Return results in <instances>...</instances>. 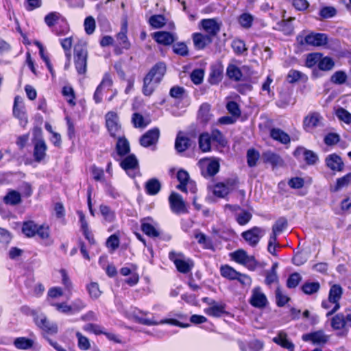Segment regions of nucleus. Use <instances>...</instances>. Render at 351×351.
Returning <instances> with one entry per match:
<instances>
[{"label":"nucleus","mask_w":351,"mask_h":351,"mask_svg":"<svg viewBox=\"0 0 351 351\" xmlns=\"http://www.w3.org/2000/svg\"><path fill=\"white\" fill-rule=\"evenodd\" d=\"M165 72L166 65L164 62H159L152 66L143 79L142 91L145 96H150L154 93Z\"/></svg>","instance_id":"obj_1"},{"label":"nucleus","mask_w":351,"mask_h":351,"mask_svg":"<svg viewBox=\"0 0 351 351\" xmlns=\"http://www.w3.org/2000/svg\"><path fill=\"white\" fill-rule=\"evenodd\" d=\"M74 64L78 74L83 75L87 71L88 50L86 42L79 41L74 46Z\"/></svg>","instance_id":"obj_2"},{"label":"nucleus","mask_w":351,"mask_h":351,"mask_svg":"<svg viewBox=\"0 0 351 351\" xmlns=\"http://www.w3.org/2000/svg\"><path fill=\"white\" fill-rule=\"evenodd\" d=\"M22 232L27 237H33L37 234L42 239H45L49 237V228L48 226H39L31 220L23 223Z\"/></svg>","instance_id":"obj_3"},{"label":"nucleus","mask_w":351,"mask_h":351,"mask_svg":"<svg viewBox=\"0 0 351 351\" xmlns=\"http://www.w3.org/2000/svg\"><path fill=\"white\" fill-rule=\"evenodd\" d=\"M32 315L36 325L44 332L43 335H52L58 333V325L54 322H51L44 314L33 313Z\"/></svg>","instance_id":"obj_4"},{"label":"nucleus","mask_w":351,"mask_h":351,"mask_svg":"<svg viewBox=\"0 0 351 351\" xmlns=\"http://www.w3.org/2000/svg\"><path fill=\"white\" fill-rule=\"evenodd\" d=\"M297 40L300 45H311L315 47H322L326 45L328 43V36L324 33H311L302 38L301 36L297 37Z\"/></svg>","instance_id":"obj_5"},{"label":"nucleus","mask_w":351,"mask_h":351,"mask_svg":"<svg viewBox=\"0 0 351 351\" xmlns=\"http://www.w3.org/2000/svg\"><path fill=\"white\" fill-rule=\"evenodd\" d=\"M106 125L110 135L113 138L121 136V126L119 122L118 114L113 111L108 112L106 116Z\"/></svg>","instance_id":"obj_6"},{"label":"nucleus","mask_w":351,"mask_h":351,"mask_svg":"<svg viewBox=\"0 0 351 351\" xmlns=\"http://www.w3.org/2000/svg\"><path fill=\"white\" fill-rule=\"evenodd\" d=\"M343 294L342 287L337 284H335L330 287L328 300L332 302L333 306L326 313V317H330L340 308L339 300Z\"/></svg>","instance_id":"obj_7"},{"label":"nucleus","mask_w":351,"mask_h":351,"mask_svg":"<svg viewBox=\"0 0 351 351\" xmlns=\"http://www.w3.org/2000/svg\"><path fill=\"white\" fill-rule=\"evenodd\" d=\"M160 134V130L158 128L149 130L140 138V145L144 147H149L152 145L156 146L158 142Z\"/></svg>","instance_id":"obj_8"},{"label":"nucleus","mask_w":351,"mask_h":351,"mask_svg":"<svg viewBox=\"0 0 351 351\" xmlns=\"http://www.w3.org/2000/svg\"><path fill=\"white\" fill-rule=\"evenodd\" d=\"M264 234L265 231L262 228L255 226L245 232H243V239H244L250 245L254 247L258 243Z\"/></svg>","instance_id":"obj_9"},{"label":"nucleus","mask_w":351,"mask_h":351,"mask_svg":"<svg viewBox=\"0 0 351 351\" xmlns=\"http://www.w3.org/2000/svg\"><path fill=\"white\" fill-rule=\"evenodd\" d=\"M302 339L305 342H311L315 345H324L327 343L329 337L324 332V331L317 330L304 334L302 336Z\"/></svg>","instance_id":"obj_10"},{"label":"nucleus","mask_w":351,"mask_h":351,"mask_svg":"<svg viewBox=\"0 0 351 351\" xmlns=\"http://www.w3.org/2000/svg\"><path fill=\"white\" fill-rule=\"evenodd\" d=\"M293 155L296 158L303 156L304 161L308 165H315L319 159L316 153L303 147H297L293 152Z\"/></svg>","instance_id":"obj_11"},{"label":"nucleus","mask_w":351,"mask_h":351,"mask_svg":"<svg viewBox=\"0 0 351 351\" xmlns=\"http://www.w3.org/2000/svg\"><path fill=\"white\" fill-rule=\"evenodd\" d=\"M169 201L171 209L174 213L179 214L186 211L185 203L179 193L173 192L169 197Z\"/></svg>","instance_id":"obj_12"},{"label":"nucleus","mask_w":351,"mask_h":351,"mask_svg":"<svg viewBox=\"0 0 351 351\" xmlns=\"http://www.w3.org/2000/svg\"><path fill=\"white\" fill-rule=\"evenodd\" d=\"M325 163L328 168L334 171H342L344 169V162L342 158L337 154H331L326 156Z\"/></svg>","instance_id":"obj_13"},{"label":"nucleus","mask_w":351,"mask_h":351,"mask_svg":"<svg viewBox=\"0 0 351 351\" xmlns=\"http://www.w3.org/2000/svg\"><path fill=\"white\" fill-rule=\"evenodd\" d=\"M192 145V141L182 131H179L175 140V149L178 153L187 150Z\"/></svg>","instance_id":"obj_14"},{"label":"nucleus","mask_w":351,"mask_h":351,"mask_svg":"<svg viewBox=\"0 0 351 351\" xmlns=\"http://www.w3.org/2000/svg\"><path fill=\"white\" fill-rule=\"evenodd\" d=\"M250 302L252 306L258 308H265L268 303L265 295L261 292L259 287L254 289Z\"/></svg>","instance_id":"obj_15"},{"label":"nucleus","mask_w":351,"mask_h":351,"mask_svg":"<svg viewBox=\"0 0 351 351\" xmlns=\"http://www.w3.org/2000/svg\"><path fill=\"white\" fill-rule=\"evenodd\" d=\"M202 28L207 33L206 35L210 36L213 38L220 31V25L215 19H202L201 21Z\"/></svg>","instance_id":"obj_16"},{"label":"nucleus","mask_w":351,"mask_h":351,"mask_svg":"<svg viewBox=\"0 0 351 351\" xmlns=\"http://www.w3.org/2000/svg\"><path fill=\"white\" fill-rule=\"evenodd\" d=\"M34 158L37 162H41L46 156L47 146L43 138L37 139L34 143Z\"/></svg>","instance_id":"obj_17"},{"label":"nucleus","mask_w":351,"mask_h":351,"mask_svg":"<svg viewBox=\"0 0 351 351\" xmlns=\"http://www.w3.org/2000/svg\"><path fill=\"white\" fill-rule=\"evenodd\" d=\"M153 38L158 43L167 46L173 43L177 39V37L171 32L162 31L154 33Z\"/></svg>","instance_id":"obj_18"},{"label":"nucleus","mask_w":351,"mask_h":351,"mask_svg":"<svg viewBox=\"0 0 351 351\" xmlns=\"http://www.w3.org/2000/svg\"><path fill=\"white\" fill-rule=\"evenodd\" d=\"M192 38L194 47L197 50L204 49L213 41V38L210 37V36L202 33L193 34Z\"/></svg>","instance_id":"obj_19"},{"label":"nucleus","mask_w":351,"mask_h":351,"mask_svg":"<svg viewBox=\"0 0 351 351\" xmlns=\"http://www.w3.org/2000/svg\"><path fill=\"white\" fill-rule=\"evenodd\" d=\"M152 221L153 219L151 217L143 218L141 220V230L147 236L156 238L159 237L160 232L150 223Z\"/></svg>","instance_id":"obj_20"},{"label":"nucleus","mask_w":351,"mask_h":351,"mask_svg":"<svg viewBox=\"0 0 351 351\" xmlns=\"http://www.w3.org/2000/svg\"><path fill=\"white\" fill-rule=\"evenodd\" d=\"M120 166L130 177L134 178V175H131L129 171L137 169L138 167V162L134 154H130L121 162Z\"/></svg>","instance_id":"obj_21"},{"label":"nucleus","mask_w":351,"mask_h":351,"mask_svg":"<svg viewBox=\"0 0 351 351\" xmlns=\"http://www.w3.org/2000/svg\"><path fill=\"white\" fill-rule=\"evenodd\" d=\"M169 258L173 262L178 271L180 273L187 274L192 269L193 265H190L189 263L182 259L177 258L176 254L173 252L169 253Z\"/></svg>","instance_id":"obj_22"},{"label":"nucleus","mask_w":351,"mask_h":351,"mask_svg":"<svg viewBox=\"0 0 351 351\" xmlns=\"http://www.w3.org/2000/svg\"><path fill=\"white\" fill-rule=\"evenodd\" d=\"M220 274L221 276L225 278L230 280H237L239 282H241V274L228 265L221 266Z\"/></svg>","instance_id":"obj_23"},{"label":"nucleus","mask_w":351,"mask_h":351,"mask_svg":"<svg viewBox=\"0 0 351 351\" xmlns=\"http://www.w3.org/2000/svg\"><path fill=\"white\" fill-rule=\"evenodd\" d=\"M3 202L6 205L12 206H17L22 202L21 195L19 191L10 189L3 197Z\"/></svg>","instance_id":"obj_24"},{"label":"nucleus","mask_w":351,"mask_h":351,"mask_svg":"<svg viewBox=\"0 0 351 351\" xmlns=\"http://www.w3.org/2000/svg\"><path fill=\"white\" fill-rule=\"evenodd\" d=\"M269 135L272 139L284 145H287L291 141L289 135L280 128H271Z\"/></svg>","instance_id":"obj_25"},{"label":"nucleus","mask_w":351,"mask_h":351,"mask_svg":"<svg viewBox=\"0 0 351 351\" xmlns=\"http://www.w3.org/2000/svg\"><path fill=\"white\" fill-rule=\"evenodd\" d=\"M212 114L210 113V105L208 103L202 104L197 112V120L199 123L205 125L211 119Z\"/></svg>","instance_id":"obj_26"},{"label":"nucleus","mask_w":351,"mask_h":351,"mask_svg":"<svg viewBox=\"0 0 351 351\" xmlns=\"http://www.w3.org/2000/svg\"><path fill=\"white\" fill-rule=\"evenodd\" d=\"M117 138L116 151L117 154L122 157L129 154L130 152L129 141L123 135L119 136Z\"/></svg>","instance_id":"obj_27"},{"label":"nucleus","mask_w":351,"mask_h":351,"mask_svg":"<svg viewBox=\"0 0 351 351\" xmlns=\"http://www.w3.org/2000/svg\"><path fill=\"white\" fill-rule=\"evenodd\" d=\"M350 184H351V173L337 178L335 184L330 186V191L333 193L338 192L344 188H347Z\"/></svg>","instance_id":"obj_28"},{"label":"nucleus","mask_w":351,"mask_h":351,"mask_svg":"<svg viewBox=\"0 0 351 351\" xmlns=\"http://www.w3.org/2000/svg\"><path fill=\"white\" fill-rule=\"evenodd\" d=\"M128 25L127 22L121 25V30L117 35V40L119 45L125 49H128L130 47V43L127 36Z\"/></svg>","instance_id":"obj_29"},{"label":"nucleus","mask_w":351,"mask_h":351,"mask_svg":"<svg viewBox=\"0 0 351 351\" xmlns=\"http://www.w3.org/2000/svg\"><path fill=\"white\" fill-rule=\"evenodd\" d=\"M17 99L18 97H16L13 106V114L19 120L21 126L25 128L28 123L27 116L23 107H18Z\"/></svg>","instance_id":"obj_30"},{"label":"nucleus","mask_w":351,"mask_h":351,"mask_svg":"<svg viewBox=\"0 0 351 351\" xmlns=\"http://www.w3.org/2000/svg\"><path fill=\"white\" fill-rule=\"evenodd\" d=\"M210 133L206 132L199 134L198 138L199 148L202 152H208L211 150V143Z\"/></svg>","instance_id":"obj_31"},{"label":"nucleus","mask_w":351,"mask_h":351,"mask_svg":"<svg viewBox=\"0 0 351 351\" xmlns=\"http://www.w3.org/2000/svg\"><path fill=\"white\" fill-rule=\"evenodd\" d=\"M287 80L290 84L298 82L305 83L308 80V76L300 71L291 69L287 75Z\"/></svg>","instance_id":"obj_32"},{"label":"nucleus","mask_w":351,"mask_h":351,"mask_svg":"<svg viewBox=\"0 0 351 351\" xmlns=\"http://www.w3.org/2000/svg\"><path fill=\"white\" fill-rule=\"evenodd\" d=\"M204 312L206 315L209 316L220 317L223 315L226 314V304H219L217 302H215V304H214L213 306L205 308Z\"/></svg>","instance_id":"obj_33"},{"label":"nucleus","mask_w":351,"mask_h":351,"mask_svg":"<svg viewBox=\"0 0 351 351\" xmlns=\"http://www.w3.org/2000/svg\"><path fill=\"white\" fill-rule=\"evenodd\" d=\"M145 189L147 194L156 195L161 189V184L157 178H151L145 182Z\"/></svg>","instance_id":"obj_34"},{"label":"nucleus","mask_w":351,"mask_h":351,"mask_svg":"<svg viewBox=\"0 0 351 351\" xmlns=\"http://www.w3.org/2000/svg\"><path fill=\"white\" fill-rule=\"evenodd\" d=\"M272 341L277 345L283 348L287 349L290 348L293 343L288 339V335L284 330H280L277 335L274 337Z\"/></svg>","instance_id":"obj_35"},{"label":"nucleus","mask_w":351,"mask_h":351,"mask_svg":"<svg viewBox=\"0 0 351 351\" xmlns=\"http://www.w3.org/2000/svg\"><path fill=\"white\" fill-rule=\"evenodd\" d=\"M321 116L317 112H313L306 117L304 120V126L306 129H311L319 125Z\"/></svg>","instance_id":"obj_36"},{"label":"nucleus","mask_w":351,"mask_h":351,"mask_svg":"<svg viewBox=\"0 0 351 351\" xmlns=\"http://www.w3.org/2000/svg\"><path fill=\"white\" fill-rule=\"evenodd\" d=\"M278 266V263H275L272 265L270 270L266 271L265 282L267 285L270 286L273 283L278 282V276L276 271Z\"/></svg>","instance_id":"obj_37"},{"label":"nucleus","mask_w":351,"mask_h":351,"mask_svg":"<svg viewBox=\"0 0 351 351\" xmlns=\"http://www.w3.org/2000/svg\"><path fill=\"white\" fill-rule=\"evenodd\" d=\"M330 326L334 330H341L344 328L346 325L345 314L339 313L332 317Z\"/></svg>","instance_id":"obj_38"},{"label":"nucleus","mask_w":351,"mask_h":351,"mask_svg":"<svg viewBox=\"0 0 351 351\" xmlns=\"http://www.w3.org/2000/svg\"><path fill=\"white\" fill-rule=\"evenodd\" d=\"M223 77V69L221 66H213L212 67L208 82L210 84H219Z\"/></svg>","instance_id":"obj_39"},{"label":"nucleus","mask_w":351,"mask_h":351,"mask_svg":"<svg viewBox=\"0 0 351 351\" xmlns=\"http://www.w3.org/2000/svg\"><path fill=\"white\" fill-rule=\"evenodd\" d=\"M14 346L19 350H28L33 347L34 341L27 337H17L14 341Z\"/></svg>","instance_id":"obj_40"},{"label":"nucleus","mask_w":351,"mask_h":351,"mask_svg":"<svg viewBox=\"0 0 351 351\" xmlns=\"http://www.w3.org/2000/svg\"><path fill=\"white\" fill-rule=\"evenodd\" d=\"M219 163L217 160L210 161L206 166V170L202 171V174L204 177H211L215 176L219 172Z\"/></svg>","instance_id":"obj_41"},{"label":"nucleus","mask_w":351,"mask_h":351,"mask_svg":"<svg viewBox=\"0 0 351 351\" xmlns=\"http://www.w3.org/2000/svg\"><path fill=\"white\" fill-rule=\"evenodd\" d=\"M335 66V62L330 57L322 56L320 58L318 63V68L321 71H328L332 70Z\"/></svg>","instance_id":"obj_42"},{"label":"nucleus","mask_w":351,"mask_h":351,"mask_svg":"<svg viewBox=\"0 0 351 351\" xmlns=\"http://www.w3.org/2000/svg\"><path fill=\"white\" fill-rule=\"evenodd\" d=\"M211 140L213 143H217V145L225 147L227 142L225 136L218 129H213L210 133Z\"/></svg>","instance_id":"obj_43"},{"label":"nucleus","mask_w":351,"mask_h":351,"mask_svg":"<svg viewBox=\"0 0 351 351\" xmlns=\"http://www.w3.org/2000/svg\"><path fill=\"white\" fill-rule=\"evenodd\" d=\"M258 265L254 256H249L247 253L243 250V265L246 267L248 269L254 271Z\"/></svg>","instance_id":"obj_44"},{"label":"nucleus","mask_w":351,"mask_h":351,"mask_svg":"<svg viewBox=\"0 0 351 351\" xmlns=\"http://www.w3.org/2000/svg\"><path fill=\"white\" fill-rule=\"evenodd\" d=\"M99 211L106 221L111 223L115 219V213L108 206L100 205Z\"/></svg>","instance_id":"obj_45"},{"label":"nucleus","mask_w":351,"mask_h":351,"mask_svg":"<svg viewBox=\"0 0 351 351\" xmlns=\"http://www.w3.org/2000/svg\"><path fill=\"white\" fill-rule=\"evenodd\" d=\"M320 289L318 282H306L302 287V291L307 295L317 293Z\"/></svg>","instance_id":"obj_46"},{"label":"nucleus","mask_w":351,"mask_h":351,"mask_svg":"<svg viewBox=\"0 0 351 351\" xmlns=\"http://www.w3.org/2000/svg\"><path fill=\"white\" fill-rule=\"evenodd\" d=\"M70 307L71 308V314L75 315L84 309L86 307V303L80 298H76L71 302Z\"/></svg>","instance_id":"obj_47"},{"label":"nucleus","mask_w":351,"mask_h":351,"mask_svg":"<svg viewBox=\"0 0 351 351\" xmlns=\"http://www.w3.org/2000/svg\"><path fill=\"white\" fill-rule=\"evenodd\" d=\"M86 289L89 296L93 300L97 299L102 293L99 289L98 283L95 282H92L87 285Z\"/></svg>","instance_id":"obj_48"},{"label":"nucleus","mask_w":351,"mask_h":351,"mask_svg":"<svg viewBox=\"0 0 351 351\" xmlns=\"http://www.w3.org/2000/svg\"><path fill=\"white\" fill-rule=\"evenodd\" d=\"M347 78L348 76L346 72L343 71H337L332 75L330 81L333 84L341 85L346 82Z\"/></svg>","instance_id":"obj_49"},{"label":"nucleus","mask_w":351,"mask_h":351,"mask_svg":"<svg viewBox=\"0 0 351 351\" xmlns=\"http://www.w3.org/2000/svg\"><path fill=\"white\" fill-rule=\"evenodd\" d=\"M276 29L282 31L286 35H290L293 33V27L291 23L287 20H282L276 24Z\"/></svg>","instance_id":"obj_50"},{"label":"nucleus","mask_w":351,"mask_h":351,"mask_svg":"<svg viewBox=\"0 0 351 351\" xmlns=\"http://www.w3.org/2000/svg\"><path fill=\"white\" fill-rule=\"evenodd\" d=\"M263 158L265 162H269L273 166H276L281 162L280 157L278 154L271 152L264 153Z\"/></svg>","instance_id":"obj_51"},{"label":"nucleus","mask_w":351,"mask_h":351,"mask_svg":"<svg viewBox=\"0 0 351 351\" xmlns=\"http://www.w3.org/2000/svg\"><path fill=\"white\" fill-rule=\"evenodd\" d=\"M149 23L154 28H161L165 24V18L161 15H153L149 19Z\"/></svg>","instance_id":"obj_52"},{"label":"nucleus","mask_w":351,"mask_h":351,"mask_svg":"<svg viewBox=\"0 0 351 351\" xmlns=\"http://www.w3.org/2000/svg\"><path fill=\"white\" fill-rule=\"evenodd\" d=\"M288 226L287 220L285 217H280L278 219L272 226V230L275 232L280 234L284 231Z\"/></svg>","instance_id":"obj_53"},{"label":"nucleus","mask_w":351,"mask_h":351,"mask_svg":"<svg viewBox=\"0 0 351 351\" xmlns=\"http://www.w3.org/2000/svg\"><path fill=\"white\" fill-rule=\"evenodd\" d=\"M213 193L215 196L222 198L228 194L229 189L224 184L218 183L214 186Z\"/></svg>","instance_id":"obj_54"},{"label":"nucleus","mask_w":351,"mask_h":351,"mask_svg":"<svg viewBox=\"0 0 351 351\" xmlns=\"http://www.w3.org/2000/svg\"><path fill=\"white\" fill-rule=\"evenodd\" d=\"M322 54L320 53H311L307 55L305 64L308 68L313 67L315 64H318Z\"/></svg>","instance_id":"obj_55"},{"label":"nucleus","mask_w":351,"mask_h":351,"mask_svg":"<svg viewBox=\"0 0 351 351\" xmlns=\"http://www.w3.org/2000/svg\"><path fill=\"white\" fill-rule=\"evenodd\" d=\"M260 156L259 152L254 149H249L247 152V162L249 167L256 166Z\"/></svg>","instance_id":"obj_56"},{"label":"nucleus","mask_w":351,"mask_h":351,"mask_svg":"<svg viewBox=\"0 0 351 351\" xmlns=\"http://www.w3.org/2000/svg\"><path fill=\"white\" fill-rule=\"evenodd\" d=\"M264 343L263 341L257 339L252 340L247 343L246 348H243L245 351H261L263 349Z\"/></svg>","instance_id":"obj_57"},{"label":"nucleus","mask_w":351,"mask_h":351,"mask_svg":"<svg viewBox=\"0 0 351 351\" xmlns=\"http://www.w3.org/2000/svg\"><path fill=\"white\" fill-rule=\"evenodd\" d=\"M302 280V276L299 273L295 272L291 274L287 281V286L289 289L295 288Z\"/></svg>","instance_id":"obj_58"},{"label":"nucleus","mask_w":351,"mask_h":351,"mask_svg":"<svg viewBox=\"0 0 351 351\" xmlns=\"http://www.w3.org/2000/svg\"><path fill=\"white\" fill-rule=\"evenodd\" d=\"M173 51L176 54L181 56H186L189 54V50L184 43L179 42L173 45Z\"/></svg>","instance_id":"obj_59"},{"label":"nucleus","mask_w":351,"mask_h":351,"mask_svg":"<svg viewBox=\"0 0 351 351\" xmlns=\"http://www.w3.org/2000/svg\"><path fill=\"white\" fill-rule=\"evenodd\" d=\"M61 14L57 12H51L45 16V22L49 27H53Z\"/></svg>","instance_id":"obj_60"},{"label":"nucleus","mask_w":351,"mask_h":351,"mask_svg":"<svg viewBox=\"0 0 351 351\" xmlns=\"http://www.w3.org/2000/svg\"><path fill=\"white\" fill-rule=\"evenodd\" d=\"M75 335L77 338L80 349L82 350H88L90 347L89 339L80 332H77Z\"/></svg>","instance_id":"obj_61"},{"label":"nucleus","mask_w":351,"mask_h":351,"mask_svg":"<svg viewBox=\"0 0 351 351\" xmlns=\"http://www.w3.org/2000/svg\"><path fill=\"white\" fill-rule=\"evenodd\" d=\"M226 73L229 78L237 81L239 80L240 77H241V71L233 64H230L228 66Z\"/></svg>","instance_id":"obj_62"},{"label":"nucleus","mask_w":351,"mask_h":351,"mask_svg":"<svg viewBox=\"0 0 351 351\" xmlns=\"http://www.w3.org/2000/svg\"><path fill=\"white\" fill-rule=\"evenodd\" d=\"M337 118L347 124L351 123V113L343 108H339L336 111Z\"/></svg>","instance_id":"obj_63"},{"label":"nucleus","mask_w":351,"mask_h":351,"mask_svg":"<svg viewBox=\"0 0 351 351\" xmlns=\"http://www.w3.org/2000/svg\"><path fill=\"white\" fill-rule=\"evenodd\" d=\"M84 29L87 34H92L95 29V21L91 16H87L84 20Z\"/></svg>","instance_id":"obj_64"}]
</instances>
